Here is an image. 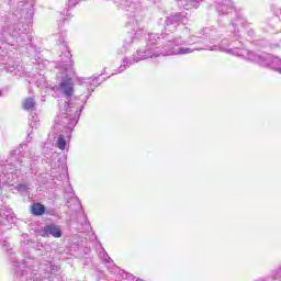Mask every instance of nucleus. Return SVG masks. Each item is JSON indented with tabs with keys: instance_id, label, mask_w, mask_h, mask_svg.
Returning a JSON list of instances; mask_svg holds the SVG:
<instances>
[{
	"instance_id": "1",
	"label": "nucleus",
	"mask_w": 281,
	"mask_h": 281,
	"mask_svg": "<svg viewBox=\"0 0 281 281\" xmlns=\"http://www.w3.org/2000/svg\"><path fill=\"white\" fill-rule=\"evenodd\" d=\"M147 45L144 49H138L132 57H126L123 59V64L119 67V74L126 71L128 67H133L135 63L140 60H146V58H153L155 56H183L186 54H192V52H201L203 49H210V52H226V54H233V56H238L239 58H246L250 63H257L261 67H270L274 71L281 74V59L279 57H273L269 53H255L240 48L234 44V41L229 43V40L224 38L218 45L213 46L203 43L202 46L196 47H183L182 45H194L191 38L188 41L181 40V37L170 38V37H159L158 34L150 33L146 37Z\"/></svg>"
},
{
	"instance_id": "2",
	"label": "nucleus",
	"mask_w": 281,
	"mask_h": 281,
	"mask_svg": "<svg viewBox=\"0 0 281 281\" xmlns=\"http://www.w3.org/2000/svg\"><path fill=\"white\" fill-rule=\"evenodd\" d=\"M4 43L11 45V47H21L25 49H32L34 52V46H32V34L23 25V23L9 24L3 27L0 34V63L4 65V69L13 76H21L19 74V66L14 65V60L8 56V50L3 49Z\"/></svg>"
},
{
	"instance_id": "3",
	"label": "nucleus",
	"mask_w": 281,
	"mask_h": 281,
	"mask_svg": "<svg viewBox=\"0 0 281 281\" xmlns=\"http://www.w3.org/2000/svg\"><path fill=\"white\" fill-rule=\"evenodd\" d=\"M23 258L21 263L13 261L15 278L19 281L53 280L60 271V267L54 265L52 258L42 260L41 266L32 256L24 255Z\"/></svg>"
},
{
	"instance_id": "4",
	"label": "nucleus",
	"mask_w": 281,
	"mask_h": 281,
	"mask_svg": "<svg viewBox=\"0 0 281 281\" xmlns=\"http://www.w3.org/2000/svg\"><path fill=\"white\" fill-rule=\"evenodd\" d=\"M36 161V155L27 145L22 144L15 150L11 151V158L7 160V164H1V168L4 175H27L32 170Z\"/></svg>"
},
{
	"instance_id": "5",
	"label": "nucleus",
	"mask_w": 281,
	"mask_h": 281,
	"mask_svg": "<svg viewBox=\"0 0 281 281\" xmlns=\"http://www.w3.org/2000/svg\"><path fill=\"white\" fill-rule=\"evenodd\" d=\"M82 109H85V101L81 99L65 101L63 110L55 120V128L66 132V136L71 137V131L76 128Z\"/></svg>"
},
{
	"instance_id": "6",
	"label": "nucleus",
	"mask_w": 281,
	"mask_h": 281,
	"mask_svg": "<svg viewBox=\"0 0 281 281\" xmlns=\"http://www.w3.org/2000/svg\"><path fill=\"white\" fill-rule=\"evenodd\" d=\"M58 43L61 45V67H64L67 78H71V76H75L76 74L74 64H71V52L69 50V47H67V44H65V40H58Z\"/></svg>"
},
{
	"instance_id": "7",
	"label": "nucleus",
	"mask_w": 281,
	"mask_h": 281,
	"mask_svg": "<svg viewBox=\"0 0 281 281\" xmlns=\"http://www.w3.org/2000/svg\"><path fill=\"white\" fill-rule=\"evenodd\" d=\"M179 23H183V25H186V23H188V19L186 18V15L181 14V13H176L173 15H170L166 19L165 21V30L166 32H175V30H177V25H179Z\"/></svg>"
},
{
	"instance_id": "8",
	"label": "nucleus",
	"mask_w": 281,
	"mask_h": 281,
	"mask_svg": "<svg viewBox=\"0 0 281 281\" xmlns=\"http://www.w3.org/2000/svg\"><path fill=\"white\" fill-rule=\"evenodd\" d=\"M42 236L44 238H49V236L60 238V236H63V231H60V227L56 226V224H49L44 226Z\"/></svg>"
},
{
	"instance_id": "9",
	"label": "nucleus",
	"mask_w": 281,
	"mask_h": 281,
	"mask_svg": "<svg viewBox=\"0 0 281 281\" xmlns=\"http://www.w3.org/2000/svg\"><path fill=\"white\" fill-rule=\"evenodd\" d=\"M60 91L66 97V102H69V100H80L78 97H71L74 95V83L71 81L66 80L60 83Z\"/></svg>"
},
{
	"instance_id": "10",
	"label": "nucleus",
	"mask_w": 281,
	"mask_h": 281,
	"mask_svg": "<svg viewBox=\"0 0 281 281\" xmlns=\"http://www.w3.org/2000/svg\"><path fill=\"white\" fill-rule=\"evenodd\" d=\"M122 8L130 12L131 14H139L142 12V4L139 2H133L132 0H124L121 3Z\"/></svg>"
},
{
	"instance_id": "11",
	"label": "nucleus",
	"mask_w": 281,
	"mask_h": 281,
	"mask_svg": "<svg viewBox=\"0 0 281 281\" xmlns=\"http://www.w3.org/2000/svg\"><path fill=\"white\" fill-rule=\"evenodd\" d=\"M215 4L218 14H227L228 10L234 8L232 0H215Z\"/></svg>"
},
{
	"instance_id": "12",
	"label": "nucleus",
	"mask_w": 281,
	"mask_h": 281,
	"mask_svg": "<svg viewBox=\"0 0 281 281\" xmlns=\"http://www.w3.org/2000/svg\"><path fill=\"white\" fill-rule=\"evenodd\" d=\"M78 85H86L88 87V91L92 89V87H100V77H90V78H77Z\"/></svg>"
},
{
	"instance_id": "13",
	"label": "nucleus",
	"mask_w": 281,
	"mask_h": 281,
	"mask_svg": "<svg viewBox=\"0 0 281 281\" xmlns=\"http://www.w3.org/2000/svg\"><path fill=\"white\" fill-rule=\"evenodd\" d=\"M0 223L1 225H12L14 223L12 210H0Z\"/></svg>"
},
{
	"instance_id": "14",
	"label": "nucleus",
	"mask_w": 281,
	"mask_h": 281,
	"mask_svg": "<svg viewBox=\"0 0 281 281\" xmlns=\"http://www.w3.org/2000/svg\"><path fill=\"white\" fill-rule=\"evenodd\" d=\"M22 108L24 109V111H29L30 113H34V111H36V101L34 100V98L29 97V98L23 100Z\"/></svg>"
},
{
	"instance_id": "15",
	"label": "nucleus",
	"mask_w": 281,
	"mask_h": 281,
	"mask_svg": "<svg viewBox=\"0 0 281 281\" xmlns=\"http://www.w3.org/2000/svg\"><path fill=\"white\" fill-rule=\"evenodd\" d=\"M60 134L57 138V143L56 146L57 148H59V150H65V148L67 147V139H69V137L71 136H67V132L60 130Z\"/></svg>"
},
{
	"instance_id": "16",
	"label": "nucleus",
	"mask_w": 281,
	"mask_h": 281,
	"mask_svg": "<svg viewBox=\"0 0 281 281\" xmlns=\"http://www.w3.org/2000/svg\"><path fill=\"white\" fill-rule=\"evenodd\" d=\"M24 8L21 11V16L24 19H32L34 16V7L30 3H24Z\"/></svg>"
},
{
	"instance_id": "17",
	"label": "nucleus",
	"mask_w": 281,
	"mask_h": 281,
	"mask_svg": "<svg viewBox=\"0 0 281 281\" xmlns=\"http://www.w3.org/2000/svg\"><path fill=\"white\" fill-rule=\"evenodd\" d=\"M31 212L34 216H43L45 214V205L41 203H34L31 206Z\"/></svg>"
},
{
	"instance_id": "18",
	"label": "nucleus",
	"mask_w": 281,
	"mask_h": 281,
	"mask_svg": "<svg viewBox=\"0 0 281 281\" xmlns=\"http://www.w3.org/2000/svg\"><path fill=\"white\" fill-rule=\"evenodd\" d=\"M29 126L30 128H38V116L35 113H31Z\"/></svg>"
},
{
	"instance_id": "19",
	"label": "nucleus",
	"mask_w": 281,
	"mask_h": 281,
	"mask_svg": "<svg viewBox=\"0 0 281 281\" xmlns=\"http://www.w3.org/2000/svg\"><path fill=\"white\" fill-rule=\"evenodd\" d=\"M20 243H21V245H24V246H27V247H31L32 245H34V241H32L30 239V235H27V234H23L21 236Z\"/></svg>"
},
{
	"instance_id": "20",
	"label": "nucleus",
	"mask_w": 281,
	"mask_h": 281,
	"mask_svg": "<svg viewBox=\"0 0 281 281\" xmlns=\"http://www.w3.org/2000/svg\"><path fill=\"white\" fill-rule=\"evenodd\" d=\"M14 188L18 192H20V194H25V192L30 190V186L27 183H19Z\"/></svg>"
},
{
	"instance_id": "21",
	"label": "nucleus",
	"mask_w": 281,
	"mask_h": 281,
	"mask_svg": "<svg viewBox=\"0 0 281 281\" xmlns=\"http://www.w3.org/2000/svg\"><path fill=\"white\" fill-rule=\"evenodd\" d=\"M2 249L9 254V256H14V250L10 247V243L7 240L2 244Z\"/></svg>"
},
{
	"instance_id": "22",
	"label": "nucleus",
	"mask_w": 281,
	"mask_h": 281,
	"mask_svg": "<svg viewBox=\"0 0 281 281\" xmlns=\"http://www.w3.org/2000/svg\"><path fill=\"white\" fill-rule=\"evenodd\" d=\"M238 25H245V21L243 19H237L235 22L232 23L231 27L232 30H236Z\"/></svg>"
},
{
	"instance_id": "23",
	"label": "nucleus",
	"mask_w": 281,
	"mask_h": 281,
	"mask_svg": "<svg viewBox=\"0 0 281 281\" xmlns=\"http://www.w3.org/2000/svg\"><path fill=\"white\" fill-rule=\"evenodd\" d=\"M30 247H33V249H35L36 251H43V249H45V247L41 243H33Z\"/></svg>"
},
{
	"instance_id": "24",
	"label": "nucleus",
	"mask_w": 281,
	"mask_h": 281,
	"mask_svg": "<svg viewBox=\"0 0 281 281\" xmlns=\"http://www.w3.org/2000/svg\"><path fill=\"white\" fill-rule=\"evenodd\" d=\"M178 5L180 8H183L184 10H190V5L186 4V1L184 0H178Z\"/></svg>"
},
{
	"instance_id": "25",
	"label": "nucleus",
	"mask_w": 281,
	"mask_h": 281,
	"mask_svg": "<svg viewBox=\"0 0 281 281\" xmlns=\"http://www.w3.org/2000/svg\"><path fill=\"white\" fill-rule=\"evenodd\" d=\"M101 256H103V260H104L105 262H111V257H109V254H106L105 250H103V251L101 252Z\"/></svg>"
},
{
	"instance_id": "26",
	"label": "nucleus",
	"mask_w": 281,
	"mask_h": 281,
	"mask_svg": "<svg viewBox=\"0 0 281 281\" xmlns=\"http://www.w3.org/2000/svg\"><path fill=\"white\" fill-rule=\"evenodd\" d=\"M78 3V0H69L68 1V8H74Z\"/></svg>"
},
{
	"instance_id": "27",
	"label": "nucleus",
	"mask_w": 281,
	"mask_h": 281,
	"mask_svg": "<svg viewBox=\"0 0 281 281\" xmlns=\"http://www.w3.org/2000/svg\"><path fill=\"white\" fill-rule=\"evenodd\" d=\"M233 36H234L235 41H239L240 40V35H238V33H236V31H235Z\"/></svg>"
},
{
	"instance_id": "28",
	"label": "nucleus",
	"mask_w": 281,
	"mask_h": 281,
	"mask_svg": "<svg viewBox=\"0 0 281 281\" xmlns=\"http://www.w3.org/2000/svg\"><path fill=\"white\" fill-rule=\"evenodd\" d=\"M183 34H190V29L184 27V29H183Z\"/></svg>"
},
{
	"instance_id": "29",
	"label": "nucleus",
	"mask_w": 281,
	"mask_h": 281,
	"mask_svg": "<svg viewBox=\"0 0 281 281\" xmlns=\"http://www.w3.org/2000/svg\"><path fill=\"white\" fill-rule=\"evenodd\" d=\"M193 37L194 38H201V35H194Z\"/></svg>"
},
{
	"instance_id": "30",
	"label": "nucleus",
	"mask_w": 281,
	"mask_h": 281,
	"mask_svg": "<svg viewBox=\"0 0 281 281\" xmlns=\"http://www.w3.org/2000/svg\"><path fill=\"white\" fill-rule=\"evenodd\" d=\"M279 278H281V270H279V273H278Z\"/></svg>"
},
{
	"instance_id": "31",
	"label": "nucleus",
	"mask_w": 281,
	"mask_h": 281,
	"mask_svg": "<svg viewBox=\"0 0 281 281\" xmlns=\"http://www.w3.org/2000/svg\"><path fill=\"white\" fill-rule=\"evenodd\" d=\"M74 201H78V198H74Z\"/></svg>"
},
{
	"instance_id": "32",
	"label": "nucleus",
	"mask_w": 281,
	"mask_h": 281,
	"mask_svg": "<svg viewBox=\"0 0 281 281\" xmlns=\"http://www.w3.org/2000/svg\"><path fill=\"white\" fill-rule=\"evenodd\" d=\"M0 95H1V90H0Z\"/></svg>"
},
{
	"instance_id": "33",
	"label": "nucleus",
	"mask_w": 281,
	"mask_h": 281,
	"mask_svg": "<svg viewBox=\"0 0 281 281\" xmlns=\"http://www.w3.org/2000/svg\"><path fill=\"white\" fill-rule=\"evenodd\" d=\"M30 133H31V132H29V134H27V135H30Z\"/></svg>"
}]
</instances>
